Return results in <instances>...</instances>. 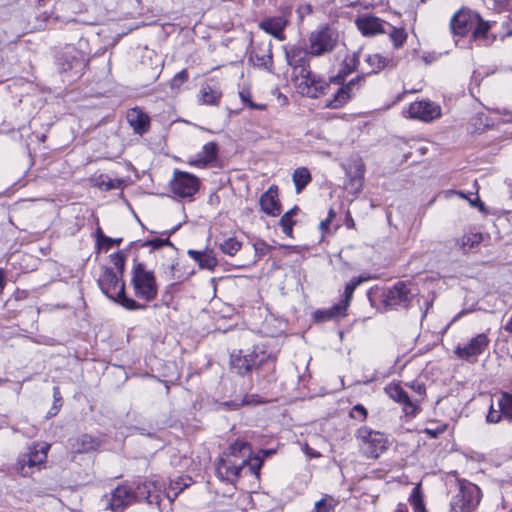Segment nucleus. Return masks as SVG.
Returning <instances> with one entry per match:
<instances>
[{
	"label": "nucleus",
	"mask_w": 512,
	"mask_h": 512,
	"mask_svg": "<svg viewBox=\"0 0 512 512\" xmlns=\"http://www.w3.org/2000/svg\"><path fill=\"white\" fill-rule=\"evenodd\" d=\"M271 453L272 450H261L259 454L252 456L250 444L237 440L220 458L216 468L217 475L223 480L234 482L241 471L247 468L252 474L259 476L264 457Z\"/></svg>",
	"instance_id": "obj_1"
},
{
	"label": "nucleus",
	"mask_w": 512,
	"mask_h": 512,
	"mask_svg": "<svg viewBox=\"0 0 512 512\" xmlns=\"http://www.w3.org/2000/svg\"><path fill=\"white\" fill-rule=\"evenodd\" d=\"M287 63L293 68L294 79L301 94L317 98L324 94L328 84L314 75L309 69L310 49L300 45H292L285 48Z\"/></svg>",
	"instance_id": "obj_2"
},
{
	"label": "nucleus",
	"mask_w": 512,
	"mask_h": 512,
	"mask_svg": "<svg viewBox=\"0 0 512 512\" xmlns=\"http://www.w3.org/2000/svg\"><path fill=\"white\" fill-rule=\"evenodd\" d=\"M120 274L114 272L111 268L103 269L98 284L101 291L110 299L118 302L128 310L144 309L146 306L138 303L136 300L125 295V284L121 280Z\"/></svg>",
	"instance_id": "obj_3"
},
{
	"label": "nucleus",
	"mask_w": 512,
	"mask_h": 512,
	"mask_svg": "<svg viewBox=\"0 0 512 512\" xmlns=\"http://www.w3.org/2000/svg\"><path fill=\"white\" fill-rule=\"evenodd\" d=\"M131 285L137 299L145 302L154 300L158 295V285L152 270L143 263H136L132 268Z\"/></svg>",
	"instance_id": "obj_4"
},
{
	"label": "nucleus",
	"mask_w": 512,
	"mask_h": 512,
	"mask_svg": "<svg viewBox=\"0 0 512 512\" xmlns=\"http://www.w3.org/2000/svg\"><path fill=\"white\" fill-rule=\"evenodd\" d=\"M361 452L367 458H378L389 446L388 437L380 431L362 426L355 433Z\"/></svg>",
	"instance_id": "obj_5"
},
{
	"label": "nucleus",
	"mask_w": 512,
	"mask_h": 512,
	"mask_svg": "<svg viewBox=\"0 0 512 512\" xmlns=\"http://www.w3.org/2000/svg\"><path fill=\"white\" fill-rule=\"evenodd\" d=\"M480 502V489L466 480H458L450 502L454 512H472Z\"/></svg>",
	"instance_id": "obj_6"
},
{
	"label": "nucleus",
	"mask_w": 512,
	"mask_h": 512,
	"mask_svg": "<svg viewBox=\"0 0 512 512\" xmlns=\"http://www.w3.org/2000/svg\"><path fill=\"white\" fill-rule=\"evenodd\" d=\"M50 444L43 443L29 447L28 450L19 455L16 469L26 477L33 474L35 469H39L46 462Z\"/></svg>",
	"instance_id": "obj_7"
},
{
	"label": "nucleus",
	"mask_w": 512,
	"mask_h": 512,
	"mask_svg": "<svg viewBox=\"0 0 512 512\" xmlns=\"http://www.w3.org/2000/svg\"><path fill=\"white\" fill-rule=\"evenodd\" d=\"M337 43V31L329 26H324L311 32L308 48L312 56H321L333 51Z\"/></svg>",
	"instance_id": "obj_8"
},
{
	"label": "nucleus",
	"mask_w": 512,
	"mask_h": 512,
	"mask_svg": "<svg viewBox=\"0 0 512 512\" xmlns=\"http://www.w3.org/2000/svg\"><path fill=\"white\" fill-rule=\"evenodd\" d=\"M199 179L188 172L175 170L170 181L173 194L179 198H191L199 189Z\"/></svg>",
	"instance_id": "obj_9"
},
{
	"label": "nucleus",
	"mask_w": 512,
	"mask_h": 512,
	"mask_svg": "<svg viewBox=\"0 0 512 512\" xmlns=\"http://www.w3.org/2000/svg\"><path fill=\"white\" fill-rule=\"evenodd\" d=\"M136 501H145L148 505H154L159 511H162V501L165 495L162 486L156 480H144L134 487Z\"/></svg>",
	"instance_id": "obj_10"
},
{
	"label": "nucleus",
	"mask_w": 512,
	"mask_h": 512,
	"mask_svg": "<svg viewBox=\"0 0 512 512\" xmlns=\"http://www.w3.org/2000/svg\"><path fill=\"white\" fill-rule=\"evenodd\" d=\"M134 502H136L134 487L127 484L118 485L110 495L105 497L106 508L113 512H121Z\"/></svg>",
	"instance_id": "obj_11"
},
{
	"label": "nucleus",
	"mask_w": 512,
	"mask_h": 512,
	"mask_svg": "<svg viewBox=\"0 0 512 512\" xmlns=\"http://www.w3.org/2000/svg\"><path fill=\"white\" fill-rule=\"evenodd\" d=\"M487 422L499 423L502 419L512 421V395L507 392H501L496 396V401L492 400L488 414Z\"/></svg>",
	"instance_id": "obj_12"
},
{
	"label": "nucleus",
	"mask_w": 512,
	"mask_h": 512,
	"mask_svg": "<svg viewBox=\"0 0 512 512\" xmlns=\"http://www.w3.org/2000/svg\"><path fill=\"white\" fill-rule=\"evenodd\" d=\"M290 12H283L281 15L266 17L259 23V28L270 34L278 41L285 40L284 30L289 23Z\"/></svg>",
	"instance_id": "obj_13"
},
{
	"label": "nucleus",
	"mask_w": 512,
	"mask_h": 512,
	"mask_svg": "<svg viewBox=\"0 0 512 512\" xmlns=\"http://www.w3.org/2000/svg\"><path fill=\"white\" fill-rule=\"evenodd\" d=\"M363 80V77H356L351 79L346 85H343L333 95V98L328 100L326 106L331 109H338L345 105L352 97L355 96L359 90V83Z\"/></svg>",
	"instance_id": "obj_14"
},
{
	"label": "nucleus",
	"mask_w": 512,
	"mask_h": 512,
	"mask_svg": "<svg viewBox=\"0 0 512 512\" xmlns=\"http://www.w3.org/2000/svg\"><path fill=\"white\" fill-rule=\"evenodd\" d=\"M408 113L411 118L429 122L441 115V108L434 102L418 101L409 106Z\"/></svg>",
	"instance_id": "obj_15"
},
{
	"label": "nucleus",
	"mask_w": 512,
	"mask_h": 512,
	"mask_svg": "<svg viewBox=\"0 0 512 512\" xmlns=\"http://www.w3.org/2000/svg\"><path fill=\"white\" fill-rule=\"evenodd\" d=\"M496 22L486 21L479 14L472 28V38L484 46L493 44L498 39V33H492L491 29Z\"/></svg>",
	"instance_id": "obj_16"
},
{
	"label": "nucleus",
	"mask_w": 512,
	"mask_h": 512,
	"mask_svg": "<svg viewBox=\"0 0 512 512\" xmlns=\"http://www.w3.org/2000/svg\"><path fill=\"white\" fill-rule=\"evenodd\" d=\"M478 13L468 9L459 10L451 19L450 27L454 34L465 35L469 30L474 27Z\"/></svg>",
	"instance_id": "obj_17"
},
{
	"label": "nucleus",
	"mask_w": 512,
	"mask_h": 512,
	"mask_svg": "<svg viewBox=\"0 0 512 512\" xmlns=\"http://www.w3.org/2000/svg\"><path fill=\"white\" fill-rule=\"evenodd\" d=\"M261 210L272 217H276L281 213V204L278 198V187L272 185L265 191L259 199Z\"/></svg>",
	"instance_id": "obj_18"
},
{
	"label": "nucleus",
	"mask_w": 512,
	"mask_h": 512,
	"mask_svg": "<svg viewBox=\"0 0 512 512\" xmlns=\"http://www.w3.org/2000/svg\"><path fill=\"white\" fill-rule=\"evenodd\" d=\"M385 392L391 399L403 405V410L406 415H413L416 413V404L409 398L408 394L400 384L391 383L387 385L385 387Z\"/></svg>",
	"instance_id": "obj_19"
},
{
	"label": "nucleus",
	"mask_w": 512,
	"mask_h": 512,
	"mask_svg": "<svg viewBox=\"0 0 512 512\" xmlns=\"http://www.w3.org/2000/svg\"><path fill=\"white\" fill-rule=\"evenodd\" d=\"M102 445V440L99 437H94L90 434H81L71 442L72 454L90 453L99 450Z\"/></svg>",
	"instance_id": "obj_20"
},
{
	"label": "nucleus",
	"mask_w": 512,
	"mask_h": 512,
	"mask_svg": "<svg viewBox=\"0 0 512 512\" xmlns=\"http://www.w3.org/2000/svg\"><path fill=\"white\" fill-rule=\"evenodd\" d=\"M387 22L375 16H364L356 20L357 28L365 36H374L388 31Z\"/></svg>",
	"instance_id": "obj_21"
},
{
	"label": "nucleus",
	"mask_w": 512,
	"mask_h": 512,
	"mask_svg": "<svg viewBox=\"0 0 512 512\" xmlns=\"http://www.w3.org/2000/svg\"><path fill=\"white\" fill-rule=\"evenodd\" d=\"M410 290L403 282L396 283L388 289L385 294L384 302L387 306L406 305L409 302Z\"/></svg>",
	"instance_id": "obj_22"
},
{
	"label": "nucleus",
	"mask_w": 512,
	"mask_h": 512,
	"mask_svg": "<svg viewBox=\"0 0 512 512\" xmlns=\"http://www.w3.org/2000/svg\"><path fill=\"white\" fill-rule=\"evenodd\" d=\"M217 144L215 142L206 143L200 152L189 160V164L204 168L212 163L217 158Z\"/></svg>",
	"instance_id": "obj_23"
},
{
	"label": "nucleus",
	"mask_w": 512,
	"mask_h": 512,
	"mask_svg": "<svg viewBox=\"0 0 512 512\" xmlns=\"http://www.w3.org/2000/svg\"><path fill=\"white\" fill-rule=\"evenodd\" d=\"M249 60L253 63V65L270 71L273 65L270 44L255 47L250 52Z\"/></svg>",
	"instance_id": "obj_24"
},
{
	"label": "nucleus",
	"mask_w": 512,
	"mask_h": 512,
	"mask_svg": "<svg viewBox=\"0 0 512 512\" xmlns=\"http://www.w3.org/2000/svg\"><path fill=\"white\" fill-rule=\"evenodd\" d=\"M347 307L341 302L327 309H318L313 312V320L322 323L330 320H338L346 316Z\"/></svg>",
	"instance_id": "obj_25"
},
{
	"label": "nucleus",
	"mask_w": 512,
	"mask_h": 512,
	"mask_svg": "<svg viewBox=\"0 0 512 512\" xmlns=\"http://www.w3.org/2000/svg\"><path fill=\"white\" fill-rule=\"evenodd\" d=\"M126 118L135 133L142 135L148 131L149 117L138 107L128 110Z\"/></svg>",
	"instance_id": "obj_26"
},
{
	"label": "nucleus",
	"mask_w": 512,
	"mask_h": 512,
	"mask_svg": "<svg viewBox=\"0 0 512 512\" xmlns=\"http://www.w3.org/2000/svg\"><path fill=\"white\" fill-rule=\"evenodd\" d=\"M256 355L257 354H230L231 369L241 375L248 373L256 364Z\"/></svg>",
	"instance_id": "obj_27"
},
{
	"label": "nucleus",
	"mask_w": 512,
	"mask_h": 512,
	"mask_svg": "<svg viewBox=\"0 0 512 512\" xmlns=\"http://www.w3.org/2000/svg\"><path fill=\"white\" fill-rule=\"evenodd\" d=\"M191 483L192 479L189 476H178L175 479H170L168 491L165 494L168 503L171 504L178 494L189 487Z\"/></svg>",
	"instance_id": "obj_28"
},
{
	"label": "nucleus",
	"mask_w": 512,
	"mask_h": 512,
	"mask_svg": "<svg viewBox=\"0 0 512 512\" xmlns=\"http://www.w3.org/2000/svg\"><path fill=\"white\" fill-rule=\"evenodd\" d=\"M188 255L196 261L201 268H205L208 270H213L217 265V260L213 255L212 251H196V250H188Z\"/></svg>",
	"instance_id": "obj_29"
},
{
	"label": "nucleus",
	"mask_w": 512,
	"mask_h": 512,
	"mask_svg": "<svg viewBox=\"0 0 512 512\" xmlns=\"http://www.w3.org/2000/svg\"><path fill=\"white\" fill-rule=\"evenodd\" d=\"M221 96L222 94L217 88L205 84L200 89L199 100L202 104L217 105Z\"/></svg>",
	"instance_id": "obj_30"
},
{
	"label": "nucleus",
	"mask_w": 512,
	"mask_h": 512,
	"mask_svg": "<svg viewBox=\"0 0 512 512\" xmlns=\"http://www.w3.org/2000/svg\"><path fill=\"white\" fill-rule=\"evenodd\" d=\"M369 279H370V276L366 275V274L352 278L345 286L344 299L341 301V303L348 308L352 301L353 293H354L355 289L359 285H361L363 282H366Z\"/></svg>",
	"instance_id": "obj_31"
},
{
	"label": "nucleus",
	"mask_w": 512,
	"mask_h": 512,
	"mask_svg": "<svg viewBox=\"0 0 512 512\" xmlns=\"http://www.w3.org/2000/svg\"><path fill=\"white\" fill-rule=\"evenodd\" d=\"M311 174L306 167H298L292 175V180L295 185L296 193L302 190L311 182Z\"/></svg>",
	"instance_id": "obj_32"
},
{
	"label": "nucleus",
	"mask_w": 512,
	"mask_h": 512,
	"mask_svg": "<svg viewBox=\"0 0 512 512\" xmlns=\"http://www.w3.org/2000/svg\"><path fill=\"white\" fill-rule=\"evenodd\" d=\"M483 239L481 233L470 232L457 239V245L462 251L467 252L477 247Z\"/></svg>",
	"instance_id": "obj_33"
},
{
	"label": "nucleus",
	"mask_w": 512,
	"mask_h": 512,
	"mask_svg": "<svg viewBox=\"0 0 512 512\" xmlns=\"http://www.w3.org/2000/svg\"><path fill=\"white\" fill-rule=\"evenodd\" d=\"M489 344V339L486 334H478L470 340V343L464 349L457 348L454 352H482Z\"/></svg>",
	"instance_id": "obj_34"
},
{
	"label": "nucleus",
	"mask_w": 512,
	"mask_h": 512,
	"mask_svg": "<svg viewBox=\"0 0 512 512\" xmlns=\"http://www.w3.org/2000/svg\"><path fill=\"white\" fill-rule=\"evenodd\" d=\"M388 31L386 32L389 35V38L394 46V48L398 49L404 45L407 40L408 34L403 27H395L391 24H387Z\"/></svg>",
	"instance_id": "obj_35"
},
{
	"label": "nucleus",
	"mask_w": 512,
	"mask_h": 512,
	"mask_svg": "<svg viewBox=\"0 0 512 512\" xmlns=\"http://www.w3.org/2000/svg\"><path fill=\"white\" fill-rule=\"evenodd\" d=\"M299 209L298 207H293L289 211H287L282 217L280 218L279 224L282 228L283 233L288 236H293V226L295 225V221L293 220V217L298 213Z\"/></svg>",
	"instance_id": "obj_36"
},
{
	"label": "nucleus",
	"mask_w": 512,
	"mask_h": 512,
	"mask_svg": "<svg viewBox=\"0 0 512 512\" xmlns=\"http://www.w3.org/2000/svg\"><path fill=\"white\" fill-rule=\"evenodd\" d=\"M365 62L369 66L367 74L377 73L387 64L386 58L382 57L380 54L367 55L365 57Z\"/></svg>",
	"instance_id": "obj_37"
},
{
	"label": "nucleus",
	"mask_w": 512,
	"mask_h": 512,
	"mask_svg": "<svg viewBox=\"0 0 512 512\" xmlns=\"http://www.w3.org/2000/svg\"><path fill=\"white\" fill-rule=\"evenodd\" d=\"M220 250L229 256H234L242 247V242L236 237H228L219 244Z\"/></svg>",
	"instance_id": "obj_38"
},
{
	"label": "nucleus",
	"mask_w": 512,
	"mask_h": 512,
	"mask_svg": "<svg viewBox=\"0 0 512 512\" xmlns=\"http://www.w3.org/2000/svg\"><path fill=\"white\" fill-rule=\"evenodd\" d=\"M363 174L364 173L361 168H358L353 176L348 174L349 180L346 183V189L354 194L359 193L363 187Z\"/></svg>",
	"instance_id": "obj_39"
},
{
	"label": "nucleus",
	"mask_w": 512,
	"mask_h": 512,
	"mask_svg": "<svg viewBox=\"0 0 512 512\" xmlns=\"http://www.w3.org/2000/svg\"><path fill=\"white\" fill-rule=\"evenodd\" d=\"M337 504V500L332 496L325 495L324 498L315 503L314 512H331L335 509Z\"/></svg>",
	"instance_id": "obj_40"
},
{
	"label": "nucleus",
	"mask_w": 512,
	"mask_h": 512,
	"mask_svg": "<svg viewBox=\"0 0 512 512\" xmlns=\"http://www.w3.org/2000/svg\"><path fill=\"white\" fill-rule=\"evenodd\" d=\"M409 501L410 504L413 506L414 512H426L423 496L421 494L419 485L413 488Z\"/></svg>",
	"instance_id": "obj_41"
},
{
	"label": "nucleus",
	"mask_w": 512,
	"mask_h": 512,
	"mask_svg": "<svg viewBox=\"0 0 512 512\" xmlns=\"http://www.w3.org/2000/svg\"><path fill=\"white\" fill-rule=\"evenodd\" d=\"M253 248L255 251V259L253 262H257L261 257L268 254L270 250L272 249L271 246H269L265 241L263 240H257L253 244Z\"/></svg>",
	"instance_id": "obj_42"
},
{
	"label": "nucleus",
	"mask_w": 512,
	"mask_h": 512,
	"mask_svg": "<svg viewBox=\"0 0 512 512\" xmlns=\"http://www.w3.org/2000/svg\"><path fill=\"white\" fill-rule=\"evenodd\" d=\"M359 62V58L356 54L347 55L343 60V73L344 75L350 74L352 71H354L357 67V64Z\"/></svg>",
	"instance_id": "obj_43"
},
{
	"label": "nucleus",
	"mask_w": 512,
	"mask_h": 512,
	"mask_svg": "<svg viewBox=\"0 0 512 512\" xmlns=\"http://www.w3.org/2000/svg\"><path fill=\"white\" fill-rule=\"evenodd\" d=\"M111 262L115 266V268L118 270V274H120V277L123 276L124 273V267H125V261L126 256L122 252H116L110 256Z\"/></svg>",
	"instance_id": "obj_44"
},
{
	"label": "nucleus",
	"mask_w": 512,
	"mask_h": 512,
	"mask_svg": "<svg viewBox=\"0 0 512 512\" xmlns=\"http://www.w3.org/2000/svg\"><path fill=\"white\" fill-rule=\"evenodd\" d=\"M97 185L102 190H112L119 188L121 185V181L118 179H111L108 177H101L99 181L97 182Z\"/></svg>",
	"instance_id": "obj_45"
},
{
	"label": "nucleus",
	"mask_w": 512,
	"mask_h": 512,
	"mask_svg": "<svg viewBox=\"0 0 512 512\" xmlns=\"http://www.w3.org/2000/svg\"><path fill=\"white\" fill-rule=\"evenodd\" d=\"M239 96L243 103H245L247 106H249L251 109L255 110H265L267 105L266 104H256L251 100V94L247 90H242L239 93Z\"/></svg>",
	"instance_id": "obj_46"
},
{
	"label": "nucleus",
	"mask_w": 512,
	"mask_h": 512,
	"mask_svg": "<svg viewBox=\"0 0 512 512\" xmlns=\"http://www.w3.org/2000/svg\"><path fill=\"white\" fill-rule=\"evenodd\" d=\"M188 80V72L186 69H182L180 72L174 75L170 81V87L172 89H179L180 86Z\"/></svg>",
	"instance_id": "obj_47"
},
{
	"label": "nucleus",
	"mask_w": 512,
	"mask_h": 512,
	"mask_svg": "<svg viewBox=\"0 0 512 512\" xmlns=\"http://www.w3.org/2000/svg\"><path fill=\"white\" fill-rule=\"evenodd\" d=\"M510 36H512V18H508L501 23V31L498 32V39L504 40Z\"/></svg>",
	"instance_id": "obj_48"
},
{
	"label": "nucleus",
	"mask_w": 512,
	"mask_h": 512,
	"mask_svg": "<svg viewBox=\"0 0 512 512\" xmlns=\"http://www.w3.org/2000/svg\"><path fill=\"white\" fill-rule=\"evenodd\" d=\"M144 246H149L153 249H158V248H161L163 246H170V247H173V245L170 243L169 239H159V238H154V239H151V240H148L144 243Z\"/></svg>",
	"instance_id": "obj_49"
},
{
	"label": "nucleus",
	"mask_w": 512,
	"mask_h": 512,
	"mask_svg": "<svg viewBox=\"0 0 512 512\" xmlns=\"http://www.w3.org/2000/svg\"><path fill=\"white\" fill-rule=\"evenodd\" d=\"M351 417L363 421L367 417V410L364 408V406L357 404L351 411Z\"/></svg>",
	"instance_id": "obj_50"
},
{
	"label": "nucleus",
	"mask_w": 512,
	"mask_h": 512,
	"mask_svg": "<svg viewBox=\"0 0 512 512\" xmlns=\"http://www.w3.org/2000/svg\"><path fill=\"white\" fill-rule=\"evenodd\" d=\"M53 397H54V405L50 411L51 415H55L58 412L59 407L61 406V404L57 405V403L61 400L60 390H59V387H57V386L53 388Z\"/></svg>",
	"instance_id": "obj_51"
},
{
	"label": "nucleus",
	"mask_w": 512,
	"mask_h": 512,
	"mask_svg": "<svg viewBox=\"0 0 512 512\" xmlns=\"http://www.w3.org/2000/svg\"><path fill=\"white\" fill-rule=\"evenodd\" d=\"M312 6L308 3L302 4L298 7L297 13L299 18L302 20L306 15H309L312 13Z\"/></svg>",
	"instance_id": "obj_52"
},
{
	"label": "nucleus",
	"mask_w": 512,
	"mask_h": 512,
	"mask_svg": "<svg viewBox=\"0 0 512 512\" xmlns=\"http://www.w3.org/2000/svg\"><path fill=\"white\" fill-rule=\"evenodd\" d=\"M410 387L420 396L423 397L426 393V388L423 384L414 382L410 385Z\"/></svg>",
	"instance_id": "obj_53"
},
{
	"label": "nucleus",
	"mask_w": 512,
	"mask_h": 512,
	"mask_svg": "<svg viewBox=\"0 0 512 512\" xmlns=\"http://www.w3.org/2000/svg\"><path fill=\"white\" fill-rule=\"evenodd\" d=\"M445 431V426L437 427L436 429L426 428L425 433L433 438L437 437L439 434Z\"/></svg>",
	"instance_id": "obj_54"
},
{
	"label": "nucleus",
	"mask_w": 512,
	"mask_h": 512,
	"mask_svg": "<svg viewBox=\"0 0 512 512\" xmlns=\"http://www.w3.org/2000/svg\"><path fill=\"white\" fill-rule=\"evenodd\" d=\"M177 265V263H171L170 265H168L164 271L166 277L169 279V280H172L174 279V270H175V266Z\"/></svg>",
	"instance_id": "obj_55"
},
{
	"label": "nucleus",
	"mask_w": 512,
	"mask_h": 512,
	"mask_svg": "<svg viewBox=\"0 0 512 512\" xmlns=\"http://www.w3.org/2000/svg\"><path fill=\"white\" fill-rule=\"evenodd\" d=\"M100 235H101V238L103 239V241H105L107 243L106 249H110L114 244H119L121 242V239H112V238L106 237L102 234H100Z\"/></svg>",
	"instance_id": "obj_56"
},
{
	"label": "nucleus",
	"mask_w": 512,
	"mask_h": 512,
	"mask_svg": "<svg viewBox=\"0 0 512 512\" xmlns=\"http://www.w3.org/2000/svg\"><path fill=\"white\" fill-rule=\"evenodd\" d=\"M242 403L244 405H249L252 403H256V401L254 400V396H245Z\"/></svg>",
	"instance_id": "obj_57"
},
{
	"label": "nucleus",
	"mask_w": 512,
	"mask_h": 512,
	"mask_svg": "<svg viewBox=\"0 0 512 512\" xmlns=\"http://www.w3.org/2000/svg\"><path fill=\"white\" fill-rule=\"evenodd\" d=\"M329 222L325 219V220H322L319 224V228L322 230V231H326L328 230V227H329Z\"/></svg>",
	"instance_id": "obj_58"
},
{
	"label": "nucleus",
	"mask_w": 512,
	"mask_h": 512,
	"mask_svg": "<svg viewBox=\"0 0 512 512\" xmlns=\"http://www.w3.org/2000/svg\"><path fill=\"white\" fill-rule=\"evenodd\" d=\"M5 286V274L2 269H0V290H2Z\"/></svg>",
	"instance_id": "obj_59"
},
{
	"label": "nucleus",
	"mask_w": 512,
	"mask_h": 512,
	"mask_svg": "<svg viewBox=\"0 0 512 512\" xmlns=\"http://www.w3.org/2000/svg\"><path fill=\"white\" fill-rule=\"evenodd\" d=\"M504 329L512 333V315L504 325Z\"/></svg>",
	"instance_id": "obj_60"
},
{
	"label": "nucleus",
	"mask_w": 512,
	"mask_h": 512,
	"mask_svg": "<svg viewBox=\"0 0 512 512\" xmlns=\"http://www.w3.org/2000/svg\"><path fill=\"white\" fill-rule=\"evenodd\" d=\"M470 203L472 206H479L480 209H483V204L478 197L475 200H471Z\"/></svg>",
	"instance_id": "obj_61"
},
{
	"label": "nucleus",
	"mask_w": 512,
	"mask_h": 512,
	"mask_svg": "<svg viewBox=\"0 0 512 512\" xmlns=\"http://www.w3.org/2000/svg\"><path fill=\"white\" fill-rule=\"evenodd\" d=\"M335 215H336L335 211L333 209H330L326 220L330 223L332 221V219L335 217Z\"/></svg>",
	"instance_id": "obj_62"
},
{
	"label": "nucleus",
	"mask_w": 512,
	"mask_h": 512,
	"mask_svg": "<svg viewBox=\"0 0 512 512\" xmlns=\"http://www.w3.org/2000/svg\"><path fill=\"white\" fill-rule=\"evenodd\" d=\"M395 512H408V509L405 505L399 504Z\"/></svg>",
	"instance_id": "obj_63"
}]
</instances>
